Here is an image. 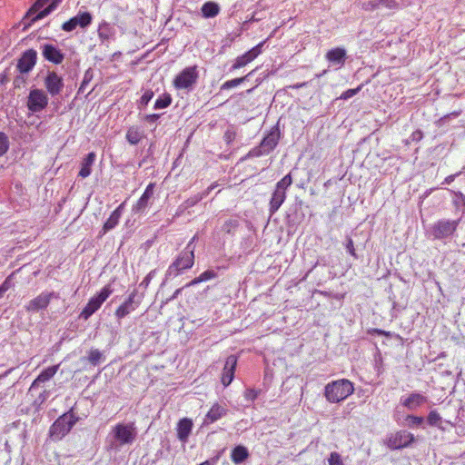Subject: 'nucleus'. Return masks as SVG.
I'll return each instance as SVG.
<instances>
[{"mask_svg":"<svg viewBox=\"0 0 465 465\" xmlns=\"http://www.w3.org/2000/svg\"><path fill=\"white\" fill-rule=\"evenodd\" d=\"M196 236H193L186 247L174 261L169 265L166 271L167 277H177L185 270L193 268L194 264V247L192 246Z\"/></svg>","mask_w":465,"mask_h":465,"instance_id":"1","label":"nucleus"},{"mask_svg":"<svg viewBox=\"0 0 465 465\" xmlns=\"http://www.w3.org/2000/svg\"><path fill=\"white\" fill-rule=\"evenodd\" d=\"M353 391V383L347 379H341L326 384L324 396L329 402L338 403L351 396Z\"/></svg>","mask_w":465,"mask_h":465,"instance_id":"2","label":"nucleus"},{"mask_svg":"<svg viewBox=\"0 0 465 465\" xmlns=\"http://www.w3.org/2000/svg\"><path fill=\"white\" fill-rule=\"evenodd\" d=\"M79 418L72 411L59 416L49 429V437L52 440H61L72 430Z\"/></svg>","mask_w":465,"mask_h":465,"instance_id":"3","label":"nucleus"},{"mask_svg":"<svg viewBox=\"0 0 465 465\" xmlns=\"http://www.w3.org/2000/svg\"><path fill=\"white\" fill-rule=\"evenodd\" d=\"M144 292L134 289L127 298L115 309L114 316L117 320H122L131 312H134L143 302Z\"/></svg>","mask_w":465,"mask_h":465,"instance_id":"4","label":"nucleus"},{"mask_svg":"<svg viewBox=\"0 0 465 465\" xmlns=\"http://www.w3.org/2000/svg\"><path fill=\"white\" fill-rule=\"evenodd\" d=\"M113 293V289L110 285H105L101 292L92 297L84 308L82 310L80 313V318L84 320H88L96 311H98L102 304L108 299V297Z\"/></svg>","mask_w":465,"mask_h":465,"instance_id":"5","label":"nucleus"},{"mask_svg":"<svg viewBox=\"0 0 465 465\" xmlns=\"http://www.w3.org/2000/svg\"><path fill=\"white\" fill-rule=\"evenodd\" d=\"M62 1L63 0H53L46 7H45L50 0H36L28 10L26 15L31 18L33 23L39 21L54 11Z\"/></svg>","mask_w":465,"mask_h":465,"instance_id":"6","label":"nucleus"},{"mask_svg":"<svg viewBox=\"0 0 465 465\" xmlns=\"http://www.w3.org/2000/svg\"><path fill=\"white\" fill-rule=\"evenodd\" d=\"M114 439L120 445L132 444L137 435L134 422L122 423L119 422L113 427Z\"/></svg>","mask_w":465,"mask_h":465,"instance_id":"7","label":"nucleus"},{"mask_svg":"<svg viewBox=\"0 0 465 465\" xmlns=\"http://www.w3.org/2000/svg\"><path fill=\"white\" fill-rule=\"evenodd\" d=\"M198 77L197 65L188 66L174 77L173 84L178 90L190 89L196 84Z\"/></svg>","mask_w":465,"mask_h":465,"instance_id":"8","label":"nucleus"},{"mask_svg":"<svg viewBox=\"0 0 465 465\" xmlns=\"http://www.w3.org/2000/svg\"><path fill=\"white\" fill-rule=\"evenodd\" d=\"M460 224V220H439L431 226V233L436 240L452 236Z\"/></svg>","mask_w":465,"mask_h":465,"instance_id":"9","label":"nucleus"},{"mask_svg":"<svg viewBox=\"0 0 465 465\" xmlns=\"http://www.w3.org/2000/svg\"><path fill=\"white\" fill-rule=\"evenodd\" d=\"M415 441L412 433L407 430H399L391 434L387 439V447L391 450H400L407 448Z\"/></svg>","mask_w":465,"mask_h":465,"instance_id":"10","label":"nucleus"},{"mask_svg":"<svg viewBox=\"0 0 465 465\" xmlns=\"http://www.w3.org/2000/svg\"><path fill=\"white\" fill-rule=\"evenodd\" d=\"M48 104V97L41 89H33L27 97V108L32 113L43 111Z\"/></svg>","mask_w":465,"mask_h":465,"instance_id":"11","label":"nucleus"},{"mask_svg":"<svg viewBox=\"0 0 465 465\" xmlns=\"http://www.w3.org/2000/svg\"><path fill=\"white\" fill-rule=\"evenodd\" d=\"M54 293L52 292H41L35 298L28 302L25 306V311L28 312H35L40 310H45L48 307L53 299Z\"/></svg>","mask_w":465,"mask_h":465,"instance_id":"12","label":"nucleus"},{"mask_svg":"<svg viewBox=\"0 0 465 465\" xmlns=\"http://www.w3.org/2000/svg\"><path fill=\"white\" fill-rule=\"evenodd\" d=\"M237 365V357L230 355L226 358L223 369L221 382L224 387L229 386L234 379L235 369Z\"/></svg>","mask_w":465,"mask_h":465,"instance_id":"13","label":"nucleus"},{"mask_svg":"<svg viewBox=\"0 0 465 465\" xmlns=\"http://www.w3.org/2000/svg\"><path fill=\"white\" fill-rule=\"evenodd\" d=\"M45 87L52 96H55L59 94L64 88L63 78L55 72H48L45 78Z\"/></svg>","mask_w":465,"mask_h":465,"instance_id":"14","label":"nucleus"},{"mask_svg":"<svg viewBox=\"0 0 465 465\" xmlns=\"http://www.w3.org/2000/svg\"><path fill=\"white\" fill-rule=\"evenodd\" d=\"M263 43H260L259 45L252 47L248 52L244 53L243 54L238 56L235 59L234 64H232V68L233 70L240 69L249 63L252 62L261 53H262V46Z\"/></svg>","mask_w":465,"mask_h":465,"instance_id":"15","label":"nucleus"},{"mask_svg":"<svg viewBox=\"0 0 465 465\" xmlns=\"http://www.w3.org/2000/svg\"><path fill=\"white\" fill-rule=\"evenodd\" d=\"M37 54L35 50L29 49L25 51L17 63V69L20 73L25 74L30 72L36 63Z\"/></svg>","mask_w":465,"mask_h":465,"instance_id":"16","label":"nucleus"},{"mask_svg":"<svg viewBox=\"0 0 465 465\" xmlns=\"http://www.w3.org/2000/svg\"><path fill=\"white\" fill-rule=\"evenodd\" d=\"M228 412V410L225 406L220 404L219 402H214L208 412L206 413L204 419H203V425H209L212 424L223 417L226 416Z\"/></svg>","mask_w":465,"mask_h":465,"instance_id":"17","label":"nucleus"},{"mask_svg":"<svg viewBox=\"0 0 465 465\" xmlns=\"http://www.w3.org/2000/svg\"><path fill=\"white\" fill-rule=\"evenodd\" d=\"M43 56L45 60L59 64L64 61V55L56 46L51 44H45L42 47Z\"/></svg>","mask_w":465,"mask_h":465,"instance_id":"18","label":"nucleus"},{"mask_svg":"<svg viewBox=\"0 0 465 465\" xmlns=\"http://www.w3.org/2000/svg\"><path fill=\"white\" fill-rule=\"evenodd\" d=\"M154 183H149L142 196L137 200L135 204L133 206V212L135 213H143L148 206L150 199L153 195Z\"/></svg>","mask_w":465,"mask_h":465,"instance_id":"19","label":"nucleus"},{"mask_svg":"<svg viewBox=\"0 0 465 465\" xmlns=\"http://www.w3.org/2000/svg\"><path fill=\"white\" fill-rule=\"evenodd\" d=\"M381 6L395 9L398 7V3L396 0H370L361 4V8L365 11H374Z\"/></svg>","mask_w":465,"mask_h":465,"instance_id":"20","label":"nucleus"},{"mask_svg":"<svg viewBox=\"0 0 465 465\" xmlns=\"http://www.w3.org/2000/svg\"><path fill=\"white\" fill-rule=\"evenodd\" d=\"M193 430V421L189 418H183L179 420L176 428L177 438L186 442Z\"/></svg>","mask_w":465,"mask_h":465,"instance_id":"21","label":"nucleus"},{"mask_svg":"<svg viewBox=\"0 0 465 465\" xmlns=\"http://www.w3.org/2000/svg\"><path fill=\"white\" fill-rule=\"evenodd\" d=\"M59 367L60 364H56L45 369L32 382L30 390L37 387L40 383H44L50 381L56 374V372L59 370Z\"/></svg>","mask_w":465,"mask_h":465,"instance_id":"22","label":"nucleus"},{"mask_svg":"<svg viewBox=\"0 0 465 465\" xmlns=\"http://www.w3.org/2000/svg\"><path fill=\"white\" fill-rule=\"evenodd\" d=\"M427 401V398L420 393H411L401 401V404L409 410H415Z\"/></svg>","mask_w":465,"mask_h":465,"instance_id":"23","label":"nucleus"},{"mask_svg":"<svg viewBox=\"0 0 465 465\" xmlns=\"http://www.w3.org/2000/svg\"><path fill=\"white\" fill-rule=\"evenodd\" d=\"M281 133L278 128L271 131L262 141L261 146L267 152L272 151L279 143Z\"/></svg>","mask_w":465,"mask_h":465,"instance_id":"24","label":"nucleus"},{"mask_svg":"<svg viewBox=\"0 0 465 465\" xmlns=\"http://www.w3.org/2000/svg\"><path fill=\"white\" fill-rule=\"evenodd\" d=\"M325 58L330 63L342 65L346 59V51L341 47L332 48L326 53Z\"/></svg>","mask_w":465,"mask_h":465,"instance_id":"25","label":"nucleus"},{"mask_svg":"<svg viewBox=\"0 0 465 465\" xmlns=\"http://www.w3.org/2000/svg\"><path fill=\"white\" fill-rule=\"evenodd\" d=\"M96 155L94 152L89 153L83 160L81 163V169L78 176L82 178L88 177L92 173V166L95 161Z\"/></svg>","mask_w":465,"mask_h":465,"instance_id":"26","label":"nucleus"},{"mask_svg":"<svg viewBox=\"0 0 465 465\" xmlns=\"http://www.w3.org/2000/svg\"><path fill=\"white\" fill-rule=\"evenodd\" d=\"M124 203H122L109 216L104 224V231L113 230L119 223L124 210Z\"/></svg>","mask_w":465,"mask_h":465,"instance_id":"27","label":"nucleus"},{"mask_svg":"<svg viewBox=\"0 0 465 465\" xmlns=\"http://www.w3.org/2000/svg\"><path fill=\"white\" fill-rule=\"evenodd\" d=\"M285 199L286 192L280 191L275 188L270 201V213L272 214L275 213L279 210L281 205L283 203Z\"/></svg>","mask_w":465,"mask_h":465,"instance_id":"28","label":"nucleus"},{"mask_svg":"<svg viewBox=\"0 0 465 465\" xmlns=\"http://www.w3.org/2000/svg\"><path fill=\"white\" fill-rule=\"evenodd\" d=\"M249 457V451L246 447L239 445L232 449L231 460L235 464L242 463Z\"/></svg>","mask_w":465,"mask_h":465,"instance_id":"29","label":"nucleus"},{"mask_svg":"<svg viewBox=\"0 0 465 465\" xmlns=\"http://www.w3.org/2000/svg\"><path fill=\"white\" fill-rule=\"evenodd\" d=\"M201 12L203 17H214L220 13V6L215 2H206L202 5Z\"/></svg>","mask_w":465,"mask_h":465,"instance_id":"30","label":"nucleus"},{"mask_svg":"<svg viewBox=\"0 0 465 465\" xmlns=\"http://www.w3.org/2000/svg\"><path fill=\"white\" fill-rule=\"evenodd\" d=\"M216 276H217V274H216V272L214 271L207 270V271L203 272V273H201L198 277H195L191 282L186 283L184 285V287L185 288H189L191 286H194V285L199 284L201 282H207L209 280L214 279V278H216Z\"/></svg>","mask_w":465,"mask_h":465,"instance_id":"31","label":"nucleus"},{"mask_svg":"<svg viewBox=\"0 0 465 465\" xmlns=\"http://www.w3.org/2000/svg\"><path fill=\"white\" fill-rule=\"evenodd\" d=\"M143 137L139 127L131 126L126 132V139L131 144H137Z\"/></svg>","mask_w":465,"mask_h":465,"instance_id":"32","label":"nucleus"},{"mask_svg":"<svg viewBox=\"0 0 465 465\" xmlns=\"http://www.w3.org/2000/svg\"><path fill=\"white\" fill-rule=\"evenodd\" d=\"M76 18L77 26L79 25L82 28H84L91 25L93 16L89 12L79 13L77 15L74 16Z\"/></svg>","mask_w":465,"mask_h":465,"instance_id":"33","label":"nucleus"},{"mask_svg":"<svg viewBox=\"0 0 465 465\" xmlns=\"http://www.w3.org/2000/svg\"><path fill=\"white\" fill-rule=\"evenodd\" d=\"M252 72H251L250 74H248L247 75L245 76H242V77H239V78H234V79H232V80H229V81H226L224 82L222 85H221V90H229L231 88H233V87H236L238 86L239 84H242L246 79L247 77L252 74Z\"/></svg>","mask_w":465,"mask_h":465,"instance_id":"34","label":"nucleus"},{"mask_svg":"<svg viewBox=\"0 0 465 465\" xmlns=\"http://www.w3.org/2000/svg\"><path fill=\"white\" fill-rule=\"evenodd\" d=\"M292 179L291 174H286L281 181L276 183V189L286 192V189L292 184Z\"/></svg>","mask_w":465,"mask_h":465,"instance_id":"35","label":"nucleus"},{"mask_svg":"<svg viewBox=\"0 0 465 465\" xmlns=\"http://www.w3.org/2000/svg\"><path fill=\"white\" fill-rule=\"evenodd\" d=\"M172 103V98L170 95H166L164 97H160L156 99L154 103V109H163L168 107Z\"/></svg>","mask_w":465,"mask_h":465,"instance_id":"36","label":"nucleus"},{"mask_svg":"<svg viewBox=\"0 0 465 465\" xmlns=\"http://www.w3.org/2000/svg\"><path fill=\"white\" fill-rule=\"evenodd\" d=\"M328 463L329 465H344L341 455L336 451L331 452Z\"/></svg>","mask_w":465,"mask_h":465,"instance_id":"37","label":"nucleus"},{"mask_svg":"<svg viewBox=\"0 0 465 465\" xmlns=\"http://www.w3.org/2000/svg\"><path fill=\"white\" fill-rule=\"evenodd\" d=\"M363 86V84H360L358 87L356 88H353V89H348L346 91H344L339 97V99H341V100H348L349 98L354 96L355 94H357L362 88Z\"/></svg>","mask_w":465,"mask_h":465,"instance_id":"38","label":"nucleus"},{"mask_svg":"<svg viewBox=\"0 0 465 465\" xmlns=\"http://www.w3.org/2000/svg\"><path fill=\"white\" fill-rule=\"evenodd\" d=\"M441 420V417L440 415L438 413L437 411H430L429 412V415L427 417V420H428V423L430 425V426H438L439 425V422Z\"/></svg>","mask_w":465,"mask_h":465,"instance_id":"39","label":"nucleus"},{"mask_svg":"<svg viewBox=\"0 0 465 465\" xmlns=\"http://www.w3.org/2000/svg\"><path fill=\"white\" fill-rule=\"evenodd\" d=\"M260 393H261L260 390L248 388L244 391L243 396H244L245 400L254 401L257 399V397L260 395Z\"/></svg>","mask_w":465,"mask_h":465,"instance_id":"40","label":"nucleus"},{"mask_svg":"<svg viewBox=\"0 0 465 465\" xmlns=\"http://www.w3.org/2000/svg\"><path fill=\"white\" fill-rule=\"evenodd\" d=\"M102 358V353L98 350H91L88 355V361L93 365H96L99 363Z\"/></svg>","mask_w":465,"mask_h":465,"instance_id":"41","label":"nucleus"},{"mask_svg":"<svg viewBox=\"0 0 465 465\" xmlns=\"http://www.w3.org/2000/svg\"><path fill=\"white\" fill-rule=\"evenodd\" d=\"M217 186V183H212L201 195H196L193 200L189 203V205H193L199 201H201L203 197L207 196L215 187Z\"/></svg>","mask_w":465,"mask_h":465,"instance_id":"42","label":"nucleus"},{"mask_svg":"<svg viewBox=\"0 0 465 465\" xmlns=\"http://www.w3.org/2000/svg\"><path fill=\"white\" fill-rule=\"evenodd\" d=\"M9 143L7 136L0 132V155L5 154L8 150Z\"/></svg>","mask_w":465,"mask_h":465,"instance_id":"43","label":"nucleus"},{"mask_svg":"<svg viewBox=\"0 0 465 465\" xmlns=\"http://www.w3.org/2000/svg\"><path fill=\"white\" fill-rule=\"evenodd\" d=\"M76 26H77L76 18L72 17L68 21L64 22L62 25V29L65 32H71V31L74 30L76 28Z\"/></svg>","mask_w":465,"mask_h":465,"instance_id":"44","label":"nucleus"},{"mask_svg":"<svg viewBox=\"0 0 465 465\" xmlns=\"http://www.w3.org/2000/svg\"><path fill=\"white\" fill-rule=\"evenodd\" d=\"M406 420L409 422L410 427L420 425L423 422V418L414 415H407Z\"/></svg>","mask_w":465,"mask_h":465,"instance_id":"45","label":"nucleus"},{"mask_svg":"<svg viewBox=\"0 0 465 465\" xmlns=\"http://www.w3.org/2000/svg\"><path fill=\"white\" fill-rule=\"evenodd\" d=\"M153 97V92L152 90H147L143 93V94L140 98V104L142 105H147Z\"/></svg>","mask_w":465,"mask_h":465,"instance_id":"46","label":"nucleus"},{"mask_svg":"<svg viewBox=\"0 0 465 465\" xmlns=\"http://www.w3.org/2000/svg\"><path fill=\"white\" fill-rule=\"evenodd\" d=\"M457 200L453 201V203L458 206L460 203L465 206V194L460 192H454Z\"/></svg>","mask_w":465,"mask_h":465,"instance_id":"47","label":"nucleus"},{"mask_svg":"<svg viewBox=\"0 0 465 465\" xmlns=\"http://www.w3.org/2000/svg\"><path fill=\"white\" fill-rule=\"evenodd\" d=\"M369 332L370 333H375V334H378V335H382V336H385V337H391V333L390 331H384V330H381V329H377V328L370 330Z\"/></svg>","mask_w":465,"mask_h":465,"instance_id":"48","label":"nucleus"},{"mask_svg":"<svg viewBox=\"0 0 465 465\" xmlns=\"http://www.w3.org/2000/svg\"><path fill=\"white\" fill-rule=\"evenodd\" d=\"M346 248H347L348 252H350V254L351 256H353L354 258L357 257L356 252H355V248H354V244H353V241L351 239L348 240Z\"/></svg>","mask_w":465,"mask_h":465,"instance_id":"49","label":"nucleus"},{"mask_svg":"<svg viewBox=\"0 0 465 465\" xmlns=\"http://www.w3.org/2000/svg\"><path fill=\"white\" fill-rule=\"evenodd\" d=\"M153 273H154V271L150 272H149V273L144 277V279L143 280V282H141V284H140V285H143V286H144V288H147V287H148V285H149V283H150V282H151V280H152V278H153Z\"/></svg>","mask_w":465,"mask_h":465,"instance_id":"50","label":"nucleus"},{"mask_svg":"<svg viewBox=\"0 0 465 465\" xmlns=\"http://www.w3.org/2000/svg\"><path fill=\"white\" fill-rule=\"evenodd\" d=\"M11 276H12V275L8 276V277L5 280V282L0 285V289H1L4 292H7V291L10 289V287H11V283H10Z\"/></svg>","mask_w":465,"mask_h":465,"instance_id":"51","label":"nucleus"},{"mask_svg":"<svg viewBox=\"0 0 465 465\" xmlns=\"http://www.w3.org/2000/svg\"><path fill=\"white\" fill-rule=\"evenodd\" d=\"M159 117H160V114H147L144 119L148 123H154L155 121H157L159 119Z\"/></svg>","mask_w":465,"mask_h":465,"instance_id":"52","label":"nucleus"},{"mask_svg":"<svg viewBox=\"0 0 465 465\" xmlns=\"http://www.w3.org/2000/svg\"><path fill=\"white\" fill-rule=\"evenodd\" d=\"M183 288H185V287L183 286V288H179V289L175 290L174 292L173 293V295L169 299H167L166 302L176 299Z\"/></svg>","mask_w":465,"mask_h":465,"instance_id":"53","label":"nucleus"},{"mask_svg":"<svg viewBox=\"0 0 465 465\" xmlns=\"http://www.w3.org/2000/svg\"><path fill=\"white\" fill-rule=\"evenodd\" d=\"M456 176H457V174H450V175L447 176L444 179V183L450 184V183H452L454 181Z\"/></svg>","mask_w":465,"mask_h":465,"instance_id":"54","label":"nucleus"},{"mask_svg":"<svg viewBox=\"0 0 465 465\" xmlns=\"http://www.w3.org/2000/svg\"><path fill=\"white\" fill-rule=\"evenodd\" d=\"M307 84H308L307 82L299 83V84H295L293 85H291L290 87L292 88V89H299V88L306 86Z\"/></svg>","mask_w":465,"mask_h":465,"instance_id":"55","label":"nucleus"},{"mask_svg":"<svg viewBox=\"0 0 465 465\" xmlns=\"http://www.w3.org/2000/svg\"><path fill=\"white\" fill-rule=\"evenodd\" d=\"M325 73H326V70H323V73H322V74H316V76H317V77H320V76H322V74H324Z\"/></svg>","mask_w":465,"mask_h":465,"instance_id":"56","label":"nucleus"},{"mask_svg":"<svg viewBox=\"0 0 465 465\" xmlns=\"http://www.w3.org/2000/svg\"><path fill=\"white\" fill-rule=\"evenodd\" d=\"M4 293L5 292L0 289V298L3 297Z\"/></svg>","mask_w":465,"mask_h":465,"instance_id":"57","label":"nucleus"}]
</instances>
